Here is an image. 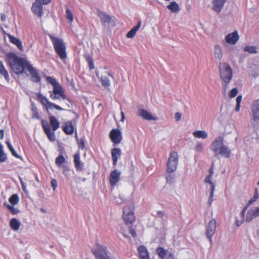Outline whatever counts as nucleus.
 Here are the masks:
<instances>
[{
    "instance_id": "9b49d317",
    "label": "nucleus",
    "mask_w": 259,
    "mask_h": 259,
    "mask_svg": "<svg viewBox=\"0 0 259 259\" xmlns=\"http://www.w3.org/2000/svg\"><path fill=\"white\" fill-rule=\"evenodd\" d=\"M31 10L36 16L41 18L44 15L41 0H36L32 4Z\"/></svg>"
},
{
    "instance_id": "79ce46f5",
    "label": "nucleus",
    "mask_w": 259,
    "mask_h": 259,
    "mask_svg": "<svg viewBox=\"0 0 259 259\" xmlns=\"http://www.w3.org/2000/svg\"><path fill=\"white\" fill-rule=\"evenodd\" d=\"M6 143L7 145L8 148L11 151L12 154L14 156H15L17 158H19V155L17 154V152L15 151V150L13 148V147L12 145L11 144L10 142L9 141H6Z\"/></svg>"
},
{
    "instance_id": "37998d69",
    "label": "nucleus",
    "mask_w": 259,
    "mask_h": 259,
    "mask_svg": "<svg viewBox=\"0 0 259 259\" xmlns=\"http://www.w3.org/2000/svg\"><path fill=\"white\" fill-rule=\"evenodd\" d=\"M214 189H214V187L212 186V188L210 189L209 196L208 200V204L209 206L211 205V204L213 201V197L214 195Z\"/></svg>"
},
{
    "instance_id": "473e14b6",
    "label": "nucleus",
    "mask_w": 259,
    "mask_h": 259,
    "mask_svg": "<svg viewBox=\"0 0 259 259\" xmlns=\"http://www.w3.org/2000/svg\"><path fill=\"white\" fill-rule=\"evenodd\" d=\"M0 74L4 76L5 78L8 81L9 80V75L7 71L5 69L4 65L2 62L0 61Z\"/></svg>"
},
{
    "instance_id": "4d7b16f0",
    "label": "nucleus",
    "mask_w": 259,
    "mask_h": 259,
    "mask_svg": "<svg viewBox=\"0 0 259 259\" xmlns=\"http://www.w3.org/2000/svg\"><path fill=\"white\" fill-rule=\"evenodd\" d=\"M33 114L32 115V118H39V115L38 112L36 111V108H33L32 109Z\"/></svg>"
},
{
    "instance_id": "1a4fd4ad",
    "label": "nucleus",
    "mask_w": 259,
    "mask_h": 259,
    "mask_svg": "<svg viewBox=\"0 0 259 259\" xmlns=\"http://www.w3.org/2000/svg\"><path fill=\"white\" fill-rule=\"evenodd\" d=\"M37 97L40 103L45 106L47 110L52 109L53 108H54L58 110H64L63 108L50 102L46 97L40 93L37 94Z\"/></svg>"
},
{
    "instance_id": "dca6fc26",
    "label": "nucleus",
    "mask_w": 259,
    "mask_h": 259,
    "mask_svg": "<svg viewBox=\"0 0 259 259\" xmlns=\"http://www.w3.org/2000/svg\"><path fill=\"white\" fill-rule=\"evenodd\" d=\"M121 172L117 169L112 171L109 177L110 183L112 186H114L119 181Z\"/></svg>"
},
{
    "instance_id": "9d476101",
    "label": "nucleus",
    "mask_w": 259,
    "mask_h": 259,
    "mask_svg": "<svg viewBox=\"0 0 259 259\" xmlns=\"http://www.w3.org/2000/svg\"><path fill=\"white\" fill-rule=\"evenodd\" d=\"M216 229V221L212 219L209 222L206 228V235L210 242H212V236L214 234Z\"/></svg>"
},
{
    "instance_id": "f8f14e48",
    "label": "nucleus",
    "mask_w": 259,
    "mask_h": 259,
    "mask_svg": "<svg viewBox=\"0 0 259 259\" xmlns=\"http://www.w3.org/2000/svg\"><path fill=\"white\" fill-rule=\"evenodd\" d=\"M123 217L126 224H131L133 222L135 216L131 206H126L123 208Z\"/></svg>"
},
{
    "instance_id": "cd10ccee",
    "label": "nucleus",
    "mask_w": 259,
    "mask_h": 259,
    "mask_svg": "<svg viewBox=\"0 0 259 259\" xmlns=\"http://www.w3.org/2000/svg\"><path fill=\"white\" fill-rule=\"evenodd\" d=\"M49 120L50 124L52 127L53 130L54 131H56L59 127L60 123L59 121L55 116L53 115L49 116Z\"/></svg>"
},
{
    "instance_id": "09e8293b",
    "label": "nucleus",
    "mask_w": 259,
    "mask_h": 259,
    "mask_svg": "<svg viewBox=\"0 0 259 259\" xmlns=\"http://www.w3.org/2000/svg\"><path fill=\"white\" fill-rule=\"evenodd\" d=\"M212 176H209V175H208L205 179L204 180V182L206 183H208L209 184H210V189H211L212 188V186H213L214 187V189H215V185H214V184L211 181V178H212Z\"/></svg>"
},
{
    "instance_id": "6ab92c4d",
    "label": "nucleus",
    "mask_w": 259,
    "mask_h": 259,
    "mask_svg": "<svg viewBox=\"0 0 259 259\" xmlns=\"http://www.w3.org/2000/svg\"><path fill=\"white\" fill-rule=\"evenodd\" d=\"M226 1L227 0H213L212 10L214 12L220 13Z\"/></svg>"
},
{
    "instance_id": "864d4df0",
    "label": "nucleus",
    "mask_w": 259,
    "mask_h": 259,
    "mask_svg": "<svg viewBox=\"0 0 259 259\" xmlns=\"http://www.w3.org/2000/svg\"><path fill=\"white\" fill-rule=\"evenodd\" d=\"M203 149V145L202 143L198 142L195 147V150L198 152H201Z\"/></svg>"
},
{
    "instance_id": "423d86ee",
    "label": "nucleus",
    "mask_w": 259,
    "mask_h": 259,
    "mask_svg": "<svg viewBox=\"0 0 259 259\" xmlns=\"http://www.w3.org/2000/svg\"><path fill=\"white\" fill-rule=\"evenodd\" d=\"M250 124L255 129L259 128V99L255 100L251 106Z\"/></svg>"
},
{
    "instance_id": "a19ab883",
    "label": "nucleus",
    "mask_w": 259,
    "mask_h": 259,
    "mask_svg": "<svg viewBox=\"0 0 259 259\" xmlns=\"http://www.w3.org/2000/svg\"><path fill=\"white\" fill-rule=\"evenodd\" d=\"M4 204L5 206H6L7 208L10 210L12 214H16L19 212V210L14 206L7 203H5Z\"/></svg>"
},
{
    "instance_id": "f257e3e1",
    "label": "nucleus",
    "mask_w": 259,
    "mask_h": 259,
    "mask_svg": "<svg viewBox=\"0 0 259 259\" xmlns=\"http://www.w3.org/2000/svg\"><path fill=\"white\" fill-rule=\"evenodd\" d=\"M7 62L12 70L17 74H22L31 64L25 59L19 58L15 53L10 52L6 54Z\"/></svg>"
},
{
    "instance_id": "774afa93",
    "label": "nucleus",
    "mask_w": 259,
    "mask_h": 259,
    "mask_svg": "<svg viewBox=\"0 0 259 259\" xmlns=\"http://www.w3.org/2000/svg\"><path fill=\"white\" fill-rule=\"evenodd\" d=\"M123 201H124V200L121 198H117L115 201L116 203L117 204H121Z\"/></svg>"
},
{
    "instance_id": "c756f323",
    "label": "nucleus",
    "mask_w": 259,
    "mask_h": 259,
    "mask_svg": "<svg viewBox=\"0 0 259 259\" xmlns=\"http://www.w3.org/2000/svg\"><path fill=\"white\" fill-rule=\"evenodd\" d=\"M214 54L215 59L220 61L223 58L222 50L219 45L214 46Z\"/></svg>"
},
{
    "instance_id": "2eb2a0df",
    "label": "nucleus",
    "mask_w": 259,
    "mask_h": 259,
    "mask_svg": "<svg viewBox=\"0 0 259 259\" xmlns=\"http://www.w3.org/2000/svg\"><path fill=\"white\" fill-rule=\"evenodd\" d=\"M27 70L31 75V79L33 82H39L41 81V77L39 76L37 70L34 68L31 64L28 66Z\"/></svg>"
},
{
    "instance_id": "6e6552de",
    "label": "nucleus",
    "mask_w": 259,
    "mask_h": 259,
    "mask_svg": "<svg viewBox=\"0 0 259 259\" xmlns=\"http://www.w3.org/2000/svg\"><path fill=\"white\" fill-rule=\"evenodd\" d=\"M178 163V154L177 152L172 151L170 153L167 162V171L172 172L175 171L177 167Z\"/></svg>"
},
{
    "instance_id": "e2e57ef3",
    "label": "nucleus",
    "mask_w": 259,
    "mask_h": 259,
    "mask_svg": "<svg viewBox=\"0 0 259 259\" xmlns=\"http://www.w3.org/2000/svg\"><path fill=\"white\" fill-rule=\"evenodd\" d=\"M213 165H214L213 163H212V165L209 170V174L208 175L211 176H212V175L213 174Z\"/></svg>"
},
{
    "instance_id": "c9c22d12",
    "label": "nucleus",
    "mask_w": 259,
    "mask_h": 259,
    "mask_svg": "<svg viewBox=\"0 0 259 259\" xmlns=\"http://www.w3.org/2000/svg\"><path fill=\"white\" fill-rule=\"evenodd\" d=\"M65 162V158L62 155H59L56 158V160H55L56 164L60 167H62V166H63L62 165V164Z\"/></svg>"
},
{
    "instance_id": "4c0bfd02",
    "label": "nucleus",
    "mask_w": 259,
    "mask_h": 259,
    "mask_svg": "<svg viewBox=\"0 0 259 259\" xmlns=\"http://www.w3.org/2000/svg\"><path fill=\"white\" fill-rule=\"evenodd\" d=\"M9 202L13 205H15L18 203L19 198L17 194L12 195L9 199Z\"/></svg>"
},
{
    "instance_id": "3c124183",
    "label": "nucleus",
    "mask_w": 259,
    "mask_h": 259,
    "mask_svg": "<svg viewBox=\"0 0 259 259\" xmlns=\"http://www.w3.org/2000/svg\"><path fill=\"white\" fill-rule=\"evenodd\" d=\"M41 125L44 132L51 128L50 126L48 124V121L46 120H42L41 121Z\"/></svg>"
},
{
    "instance_id": "69168bd1",
    "label": "nucleus",
    "mask_w": 259,
    "mask_h": 259,
    "mask_svg": "<svg viewBox=\"0 0 259 259\" xmlns=\"http://www.w3.org/2000/svg\"><path fill=\"white\" fill-rule=\"evenodd\" d=\"M0 18L2 21H5L6 20V16L5 14H0Z\"/></svg>"
},
{
    "instance_id": "2f4dec72",
    "label": "nucleus",
    "mask_w": 259,
    "mask_h": 259,
    "mask_svg": "<svg viewBox=\"0 0 259 259\" xmlns=\"http://www.w3.org/2000/svg\"><path fill=\"white\" fill-rule=\"evenodd\" d=\"M167 8L172 13H177L180 11L179 5L175 2L170 3V4L167 6Z\"/></svg>"
},
{
    "instance_id": "4468645a",
    "label": "nucleus",
    "mask_w": 259,
    "mask_h": 259,
    "mask_svg": "<svg viewBox=\"0 0 259 259\" xmlns=\"http://www.w3.org/2000/svg\"><path fill=\"white\" fill-rule=\"evenodd\" d=\"M110 138L115 144H119L122 138L121 131L118 129H113L110 133Z\"/></svg>"
},
{
    "instance_id": "052dcab7",
    "label": "nucleus",
    "mask_w": 259,
    "mask_h": 259,
    "mask_svg": "<svg viewBox=\"0 0 259 259\" xmlns=\"http://www.w3.org/2000/svg\"><path fill=\"white\" fill-rule=\"evenodd\" d=\"M256 71L251 73L252 76L254 77H255L259 75V67H257L256 68Z\"/></svg>"
},
{
    "instance_id": "bb28decb",
    "label": "nucleus",
    "mask_w": 259,
    "mask_h": 259,
    "mask_svg": "<svg viewBox=\"0 0 259 259\" xmlns=\"http://www.w3.org/2000/svg\"><path fill=\"white\" fill-rule=\"evenodd\" d=\"M192 135L195 138L198 139H205L208 137V133L205 131L201 130L195 131Z\"/></svg>"
},
{
    "instance_id": "de8ad7c7",
    "label": "nucleus",
    "mask_w": 259,
    "mask_h": 259,
    "mask_svg": "<svg viewBox=\"0 0 259 259\" xmlns=\"http://www.w3.org/2000/svg\"><path fill=\"white\" fill-rule=\"evenodd\" d=\"M242 97L241 95H239L238 96L236 99V108H235V110L236 111L238 112L240 110V103L241 102V101H242Z\"/></svg>"
},
{
    "instance_id": "e433bc0d",
    "label": "nucleus",
    "mask_w": 259,
    "mask_h": 259,
    "mask_svg": "<svg viewBox=\"0 0 259 259\" xmlns=\"http://www.w3.org/2000/svg\"><path fill=\"white\" fill-rule=\"evenodd\" d=\"M54 132L55 131H53V132H52L51 131V128H50L48 130L45 131V133L47 135L48 139L51 141H52V142L54 141L56 139V137H55Z\"/></svg>"
},
{
    "instance_id": "7ed1b4c3",
    "label": "nucleus",
    "mask_w": 259,
    "mask_h": 259,
    "mask_svg": "<svg viewBox=\"0 0 259 259\" xmlns=\"http://www.w3.org/2000/svg\"><path fill=\"white\" fill-rule=\"evenodd\" d=\"M210 149L215 156L221 155L225 158H229L231 150L228 146L224 144V139L221 136L215 138L210 145Z\"/></svg>"
},
{
    "instance_id": "4be33fe9",
    "label": "nucleus",
    "mask_w": 259,
    "mask_h": 259,
    "mask_svg": "<svg viewBox=\"0 0 259 259\" xmlns=\"http://www.w3.org/2000/svg\"><path fill=\"white\" fill-rule=\"evenodd\" d=\"M7 36L10 41L17 46V47L21 51H23V47L21 40L17 37H15L10 34H7Z\"/></svg>"
},
{
    "instance_id": "ea45409f",
    "label": "nucleus",
    "mask_w": 259,
    "mask_h": 259,
    "mask_svg": "<svg viewBox=\"0 0 259 259\" xmlns=\"http://www.w3.org/2000/svg\"><path fill=\"white\" fill-rule=\"evenodd\" d=\"M244 51L248 52L250 54H255L257 53L256 48L254 46H247L244 48Z\"/></svg>"
},
{
    "instance_id": "393cba45",
    "label": "nucleus",
    "mask_w": 259,
    "mask_h": 259,
    "mask_svg": "<svg viewBox=\"0 0 259 259\" xmlns=\"http://www.w3.org/2000/svg\"><path fill=\"white\" fill-rule=\"evenodd\" d=\"M74 163L75 167L77 170H81L82 169V164L80 160V153L79 152L75 153L74 155Z\"/></svg>"
},
{
    "instance_id": "6e6d98bb",
    "label": "nucleus",
    "mask_w": 259,
    "mask_h": 259,
    "mask_svg": "<svg viewBox=\"0 0 259 259\" xmlns=\"http://www.w3.org/2000/svg\"><path fill=\"white\" fill-rule=\"evenodd\" d=\"M19 180L23 191L26 193H27L26 184L23 181L22 179L20 177L19 178Z\"/></svg>"
},
{
    "instance_id": "49530a36",
    "label": "nucleus",
    "mask_w": 259,
    "mask_h": 259,
    "mask_svg": "<svg viewBox=\"0 0 259 259\" xmlns=\"http://www.w3.org/2000/svg\"><path fill=\"white\" fill-rule=\"evenodd\" d=\"M77 142L78 144V148L81 149H84L85 148V140L84 138L79 139L77 138Z\"/></svg>"
},
{
    "instance_id": "b1692460",
    "label": "nucleus",
    "mask_w": 259,
    "mask_h": 259,
    "mask_svg": "<svg viewBox=\"0 0 259 259\" xmlns=\"http://www.w3.org/2000/svg\"><path fill=\"white\" fill-rule=\"evenodd\" d=\"M63 131L67 135H72L74 132L72 122L70 121L65 122L63 126Z\"/></svg>"
},
{
    "instance_id": "bf43d9fd",
    "label": "nucleus",
    "mask_w": 259,
    "mask_h": 259,
    "mask_svg": "<svg viewBox=\"0 0 259 259\" xmlns=\"http://www.w3.org/2000/svg\"><path fill=\"white\" fill-rule=\"evenodd\" d=\"M181 114L179 112L176 113L175 115V118L176 121H180L181 119Z\"/></svg>"
},
{
    "instance_id": "a18cd8bd",
    "label": "nucleus",
    "mask_w": 259,
    "mask_h": 259,
    "mask_svg": "<svg viewBox=\"0 0 259 259\" xmlns=\"http://www.w3.org/2000/svg\"><path fill=\"white\" fill-rule=\"evenodd\" d=\"M238 93V89L237 88H234L229 91L228 96L230 98H234L237 96Z\"/></svg>"
},
{
    "instance_id": "0e129e2a",
    "label": "nucleus",
    "mask_w": 259,
    "mask_h": 259,
    "mask_svg": "<svg viewBox=\"0 0 259 259\" xmlns=\"http://www.w3.org/2000/svg\"><path fill=\"white\" fill-rule=\"evenodd\" d=\"M89 67L91 69H93L94 68V62L93 60L89 61Z\"/></svg>"
},
{
    "instance_id": "39448f33",
    "label": "nucleus",
    "mask_w": 259,
    "mask_h": 259,
    "mask_svg": "<svg viewBox=\"0 0 259 259\" xmlns=\"http://www.w3.org/2000/svg\"><path fill=\"white\" fill-rule=\"evenodd\" d=\"M49 37L53 43L55 52L60 59L64 61L67 57L66 47L63 39L58 37H55L51 34Z\"/></svg>"
},
{
    "instance_id": "ddd939ff",
    "label": "nucleus",
    "mask_w": 259,
    "mask_h": 259,
    "mask_svg": "<svg viewBox=\"0 0 259 259\" xmlns=\"http://www.w3.org/2000/svg\"><path fill=\"white\" fill-rule=\"evenodd\" d=\"M259 216V207H252L247 211L246 216L244 217V221L250 222L254 219Z\"/></svg>"
},
{
    "instance_id": "a211bd4d",
    "label": "nucleus",
    "mask_w": 259,
    "mask_h": 259,
    "mask_svg": "<svg viewBox=\"0 0 259 259\" xmlns=\"http://www.w3.org/2000/svg\"><path fill=\"white\" fill-rule=\"evenodd\" d=\"M139 259H150L149 252L146 246L140 245L137 248Z\"/></svg>"
},
{
    "instance_id": "72a5a7b5",
    "label": "nucleus",
    "mask_w": 259,
    "mask_h": 259,
    "mask_svg": "<svg viewBox=\"0 0 259 259\" xmlns=\"http://www.w3.org/2000/svg\"><path fill=\"white\" fill-rule=\"evenodd\" d=\"M7 159V154L4 152V146L0 143V163L5 162Z\"/></svg>"
},
{
    "instance_id": "412c9836",
    "label": "nucleus",
    "mask_w": 259,
    "mask_h": 259,
    "mask_svg": "<svg viewBox=\"0 0 259 259\" xmlns=\"http://www.w3.org/2000/svg\"><path fill=\"white\" fill-rule=\"evenodd\" d=\"M249 205H248V203L247 204L243 207L241 213L240 217H236L235 218V225L237 227L240 226L244 222V217H245V213Z\"/></svg>"
},
{
    "instance_id": "680f3d73",
    "label": "nucleus",
    "mask_w": 259,
    "mask_h": 259,
    "mask_svg": "<svg viewBox=\"0 0 259 259\" xmlns=\"http://www.w3.org/2000/svg\"><path fill=\"white\" fill-rule=\"evenodd\" d=\"M130 232L133 237H135L137 236L135 230L132 228H130Z\"/></svg>"
},
{
    "instance_id": "603ef678",
    "label": "nucleus",
    "mask_w": 259,
    "mask_h": 259,
    "mask_svg": "<svg viewBox=\"0 0 259 259\" xmlns=\"http://www.w3.org/2000/svg\"><path fill=\"white\" fill-rule=\"evenodd\" d=\"M257 198H258V194H257V190H255V194L254 195V196L248 201V205H251L253 202L256 201V200L257 199Z\"/></svg>"
},
{
    "instance_id": "5701e85b",
    "label": "nucleus",
    "mask_w": 259,
    "mask_h": 259,
    "mask_svg": "<svg viewBox=\"0 0 259 259\" xmlns=\"http://www.w3.org/2000/svg\"><path fill=\"white\" fill-rule=\"evenodd\" d=\"M121 150L117 148L113 149L111 151V156L113 160V165H116L117 162L118 158L121 156Z\"/></svg>"
},
{
    "instance_id": "58836bf2",
    "label": "nucleus",
    "mask_w": 259,
    "mask_h": 259,
    "mask_svg": "<svg viewBox=\"0 0 259 259\" xmlns=\"http://www.w3.org/2000/svg\"><path fill=\"white\" fill-rule=\"evenodd\" d=\"M100 81L102 85L106 88H108L110 85V80L106 76H101Z\"/></svg>"
},
{
    "instance_id": "0eeeda50",
    "label": "nucleus",
    "mask_w": 259,
    "mask_h": 259,
    "mask_svg": "<svg viewBox=\"0 0 259 259\" xmlns=\"http://www.w3.org/2000/svg\"><path fill=\"white\" fill-rule=\"evenodd\" d=\"M92 252L96 259H112L109 255L106 246L99 243H96Z\"/></svg>"
},
{
    "instance_id": "f03ea898",
    "label": "nucleus",
    "mask_w": 259,
    "mask_h": 259,
    "mask_svg": "<svg viewBox=\"0 0 259 259\" xmlns=\"http://www.w3.org/2000/svg\"><path fill=\"white\" fill-rule=\"evenodd\" d=\"M218 67L222 85L224 92H226L233 77V70L230 65L225 62H220Z\"/></svg>"
},
{
    "instance_id": "f3484780",
    "label": "nucleus",
    "mask_w": 259,
    "mask_h": 259,
    "mask_svg": "<svg viewBox=\"0 0 259 259\" xmlns=\"http://www.w3.org/2000/svg\"><path fill=\"white\" fill-rule=\"evenodd\" d=\"M239 35L237 30L228 34L225 37L226 41L231 45L235 44L239 39Z\"/></svg>"
},
{
    "instance_id": "a878e982",
    "label": "nucleus",
    "mask_w": 259,
    "mask_h": 259,
    "mask_svg": "<svg viewBox=\"0 0 259 259\" xmlns=\"http://www.w3.org/2000/svg\"><path fill=\"white\" fill-rule=\"evenodd\" d=\"M97 15L103 23H108L111 20V18L109 15L102 11H98Z\"/></svg>"
},
{
    "instance_id": "c03bdc74",
    "label": "nucleus",
    "mask_w": 259,
    "mask_h": 259,
    "mask_svg": "<svg viewBox=\"0 0 259 259\" xmlns=\"http://www.w3.org/2000/svg\"><path fill=\"white\" fill-rule=\"evenodd\" d=\"M66 16L67 19L69 21V23H72L73 20V14L71 12V11L68 9H67L66 10Z\"/></svg>"
},
{
    "instance_id": "f704fd0d",
    "label": "nucleus",
    "mask_w": 259,
    "mask_h": 259,
    "mask_svg": "<svg viewBox=\"0 0 259 259\" xmlns=\"http://www.w3.org/2000/svg\"><path fill=\"white\" fill-rule=\"evenodd\" d=\"M156 252L159 256L162 259H164L166 255L169 253L161 247H158L156 249Z\"/></svg>"
},
{
    "instance_id": "20e7f679",
    "label": "nucleus",
    "mask_w": 259,
    "mask_h": 259,
    "mask_svg": "<svg viewBox=\"0 0 259 259\" xmlns=\"http://www.w3.org/2000/svg\"><path fill=\"white\" fill-rule=\"evenodd\" d=\"M47 81L53 86L52 91H50V97L53 100H59L62 98L63 100H68L66 96L64 94V91L60 85V84L57 81L56 79L51 77L48 76L47 77Z\"/></svg>"
},
{
    "instance_id": "8fccbe9b",
    "label": "nucleus",
    "mask_w": 259,
    "mask_h": 259,
    "mask_svg": "<svg viewBox=\"0 0 259 259\" xmlns=\"http://www.w3.org/2000/svg\"><path fill=\"white\" fill-rule=\"evenodd\" d=\"M62 167L63 168V174L66 177L70 176V169L66 166H63Z\"/></svg>"
},
{
    "instance_id": "5fc2aeb1",
    "label": "nucleus",
    "mask_w": 259,
    "mask_h": 259,
    "mask_svg": "<svg viewBox=\"0 0 259 259\" xmlns=\"http://www.w3.org/2000/svg\"><path fill=\"white\" fill-rule=\"evenodd\" d=\"M174 175L173 174H168L166 177V180L167 183L171 184L173 182L174 179Z\"/></svg>"
},
{
    "instance_id": "c85d7f7f",
    "label": "nucleus",
    "mask_w": 259,
    "mask_h": 259,
    "mask_svg": "<svg viewBox=\"0 0 259 259\" xmlns=\"http://www.w3.org/2000/svg\"><path fill=\"white\" fill-rule=\"evenodd\" d=\"M141 25V22L139 21L136 26L134 27L128 33L126 34L127 38H133L135 36L137 31L140 29Z\"/></svg>"
},
{
    "instance_id": "338daca9",
    "label": "nucleus",
    "mask_w": 259,
    "mask_h": 259,
    "mask_svg": "<svg viewBox=\"0 0 259 259\" xmlns=\"http://www.w3.org/2000/svg\"><path fill=\"white\" fill-rule=\"evenodd\" d=\"M164 259H175L174 256L170 253L167 254Z\"/></svg>"
},
{
    "instance_id": "7c9ffc66",
    "label": "nucleus",
    "mask_w": 259,
    "mask_h": 259,
    "mask_svg": "<svg viewBox=\"0 0 259 259\" xmlns=\"http://www.w3.org/2000/svg\"><path fill=\"white\" fill-rule=\"evenodd\" d=\"M20 222L16 218H13L10 220V226L14 231H18L20 227Z\"/></svg>"
},
{
    "instance_id": "13d9d810",
    "label": "nucleus",
    "mask_w": 259,
    "mask_h": 259,
    "mask_svg": "<svg viewBox=\"0 0 259 259\" xmlns=\"http://www.w3.org/2000/svg\"><path fill=\"white\" fill-rule=\"evenodd\" d=\"M51 185L53 188V190H55L57 187V182L55 179H53L51 181Z\"/></svg>"
},
{
    "instance_id": "aec40b11",
    "label": "nucleus",
    "mask_w": 259,
    "mask_h": 259,
    "mask_svg": "<svg viewBox=\"0 0 259 259\" xmlns=\"http://www.w3.org/2000/svg\"><path fill=\"white\" fill-rule=\"evenodd\" d=\"M138 115L139 116H141L142 118H143L144 119L148 120H156V117H154L152 116V115L148 112L147 111L140 109L138 110Z\"/></svg>"
}]
</instances>
